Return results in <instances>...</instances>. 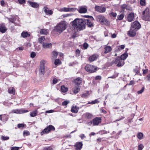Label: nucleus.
<instances>
[{
  "label": "nucleus",
  "mask_w": 150,
  "mask_h": 150,
  "mask_svg": "<svg viewBox=\"0 0 150 150\" xmlns=\"http://www.w3.org/2000/svg\"><path fill=\"white\" fill-rule=\"evenodd\" d=\"M72 23L74 28L77 30H83L85 28L86 22L83 19L76 18Z\"/></svg>",
  "instance_id": "f257e3e1"
},
{
  "label": "nucleus",
  "mask_w": 150,
  "mask_h": 150,
  "mask_svg": "<svg viewBox=\"0 0 150 150\" xmlns=\"http://www.w3.org/2000/svg\"><path fill=\"white\" fill-rule=\"evenodd\" d=\"M66 28V24L64 22H61L56 26L55 30L59 33L62 32Z\"/></svg>",
  "instance_id": "f03ea898"
},
{
  "label": "nucleus",
  "mask_w": 150,
  "mask_h": 150,
  "mask_svg": "<svg viewBox=\"0 0 150 150\" xmlns=\"http://www.w3.org/2000/svg\"><path fill=\"white\" fill-rule=\"evenodd\" d=\"M142 19L145 21H150V11L149 8H146L142 12Z\"/></svg>",
  "instance_id": "7ed1b4c3"
},
{
  "label": "nucleus",
  "mask_w": 150,
  "mask_h": 150,
  "mask_svg": "<svg viewBox=\"0 0 150 150\" xmlns=\"http://www.w3.org/2000/svg\"><path fill=\"white\" fill-rule=\"evenodd\" d=\"M96 19L97 21H99L101 24H109V21L106 19L105 17L102 15H99L96 16Z\"/></svg>",
  "instance_id": "20e7f679"
},
{
  "label": "nucleus",
  "mask_w": 150,
  "mask_h": 150,
  "mask_svg": "<svg viewBox=\"0 0 150 150\" xmlns=\"http://www.w3.org/2000/svg\"><path fill=\"white\" fill-rule=\"evenodd\" d=\"M46 63V61L44 60H42L40 62L39 73L41 75H43L45 72V65Z\"/></svg>",
  "instance_id": "39448f33"
},
{
  "label": "nucleus",
  "mask_w": 150,
  "mask_h": 150,
  "mask_svg": "<svg viewBox=\"0 0 150 150\" xmlns=\"http://www.w3.org/2000/svg\"><path fill=\"white\" fill-rule=\"evenodd\" d=\"M55 129L54 127L52 125H50L44 129L40 133L41 135L44 134H47L51 131H54Z\"/></svg>",
  "instance_id": "423d86ee"
},
{
  "label": "nucleus",
  "mask_w": 150,
  "mask_h": 150,
  "mask_svg": "<svg viewBox=\"0 0 150 150\" xmlns=\"http://www.w3.org/2000/svg\"><path fill=\"white\" fill-rule=\"evenodd\" d=\"M85 70L88 72L90 73H93L96 71V68L93 65L87 64L85 67Z\"/></svg>",
  "instance_id": "0eeeda50"
},
{
  "label": "nucleus",
  "mask_w": 150,
  "mask_h": 150,
  "mask_svg": "<svg viewBox=\"0 0 150 150\" xmlns=\"http://www.w3.org/2000/svg\"><path fill=\"white\" fill-rule=\"evenodd\" d=\"M28 111L27 110H24L21 108L20 109H16L12 110L11 112L12 113H16L17 114H21L25 113L28 112Z\"/></svg>",
  "instance_id": "6e6552de"
},
{
  "label": "nucleus",
  "mask_w": 150,
  "mask_h": 150,
  "mask_svg": "<svg viewBox=\"0 0 150 150\" xmlns=\"http://www.w3.org/2000/svg\"><path fill=\"white\" fill-rule=\"evenodd\" d=\"M117 64V66L120 67L123 66L124 64V61L121 59L119 57H117L114 61L112 62Z\"/></svg>",
  "instance_id": "1a4fd4ad"
},
{
  "label": "nucleus",
  "mask_w": 150,
  "mask_h": 150,
  "mask_svg": "<svg viewBox=\"0 0 150 150\" xmlns=\"http://www.w3.org/2000/svg\"><path fill=\"white\" fill-rule=\"evenodd\" d=\"M141 27V25L137 21H136L131 24V27L132 28L136 30L139 29Z\"/></svg>",
  "instance_id": "9d476101"
},
{
  "label": "nucleus",
  "mask_w": 150,
  "mask_h": 150,
  "mask_svg": "<svg viewBox=\"0 0 150 150\" xmlns=\"http://www.w3.org/2000/svg\"><path fill=\"white\" fill-rule=\"evenodd\" d=\"M76 10V8H74L64 7L59 9L58 10L60 12H74Z\"/></svg>",
  "instance_id": "9b49d317"
},
{
  "label": "nucleus",
  "mask_w": 150,
  "mask_h": 150,
  "mask_svg": "<svg viewBox=\"0 0 150 150\" xmlns=\"http://www.w3.org/2000/svg\"><path fill=\"white\" fill-rule=\"evenodd\" d=\"M93 126H96L98 125L101 122V117H96L92 120Z\"/></svg>",
  "instance_id": "f8f14e48"
},
{
  "label": "nucleus",
  "mask_w": 150,
  "mask_h": 150,
  "mask_svg": "<svg viewBox=\"0 0 150 150\" xmlns=\"http://www.w3.org/2000/svg\"><path fill=\"white\" fill-rule=\"evenodd\" d=\"M95 9L96 11L101 13H104L106 10L105 7H102L98 6H95Z\"/></svg>",
  "instance_id": "ddd939ff"
},
{
  "label": "nucleus",
  "mask_w": 150,
  "mask_h": 150,
  "mask_svg": "<svg viewBox=\"0 0 150 150\" xmlns=\"http://www.w3.org/2000/svg\"><path fill=\"white\" fill-rule=\"evenodd\" d=\"M28 5L34 8H37L39 6V5L37 3L33 2L29 0L27 1Z\"/></svg>",
  "instance_id": "4468645a"
},
{
  "label": "nucleus",
  "mask_w": 150,
  "mask_h": 150,
  "mask_svg": "<svg viewBox=\"0 0 150 150\" xmlns=\"http://www.w3.org/2000/svg\"><path fill=\"white\" fill-rule=\"evenodd\" d=\"M137 31V30H134V29L130 28V30L128 32L127 34L130 37H134L136 35V32Z\"/></svg>",
  "instance_id": "2eb2a0df"
},
{
  "label": "nucleus",
  "mask_w": 150,
  "mask_h": 150,
  "mask_svg": "<svg viewBox=\"0 0 150 150\" xmlns=\"http://www.w3.org/2000/svg\"><path fill=\"white\" fill-rule=\"evenodd\" d=\"M83 144L81 142H77L74 146L76 150H81L82 148Z\"/></svg>",
  "instance_id": "dca6fc26"
},
{
  "label": "nucleus",
  "mask_w": 150,
  "mask_h": 150,
  "mask_svg": "<svg viewBox=\"0 0 150 150\" xmlns=\"http://www.w3.org/2000/svg\"><path fill=\"white\" fill-rule=\"evenodd\" d=\"M7 30V29L5 26V24L2 23L0 24V32L2 33H5Z\"/></svg>",
  "instance_id": "f3484780"
},
{
  "label": "nucleus",
  "mask_w": 150,
  "mask_h": 150,
  "mask_svg": "<svg viewBox=\"0 0 150 150\" xmlns=\"http://www.w3.org/2000/svg\"><path fill=\"white\" fill-rule=\"evenodd\" d=\"M134 14L133 13H129L127 16V21L129 22H132L133 21L134 17Z\"/></svg>",
  "instance_id": "a211bd4d"
},
{
  "label": "nucleus",
  "mask_w": 150,
  "mask_h": 150,
  "mask_svg": "<svg viewBox=\"0 0 150 150\" xmlns=\"http://www.w3.org/2000/svg\"><path fill=\"white\" fill-rule=\"evenodd\" d=\"M44 11L47 15H52L53 14V11L51 10H48L47 7H44L43 8Z\"/></svg>",
  "instance_id": "6ab92c4d"
},
{
  "label": "nucleus",
  "mask_w": 150,
  "mask_h": 150,
  "mask_svg": "<svg viewBox=\"0 0 150 150\" xmlns=\"http://www.w3.org/2000/svg\"><path fill=\"white\" fill-rule=\"evenodd\" d=\"M82 78L78 77L74 80V82L76 85H79L82 83Z\"/></svg>",
  "instance_id": "aec40b11"
},
{
  "label": "nucleus",
  "mask_w": 150,
  "mask_h": 150,
  "mask_svg": "<svg viewBox=\"0 0 150 150\" xmlns=\"http://www.w3.org/2000/svg\"><path fill=\"white\" fill-rule=\"evenodd\" d=\"M38 41L40 43H45V42L47 41V38H45V36H41L38 38Z\"/></svg>",
  "instance_id": "412c9836"
},
{
  "label": "nucleus",
  "mask_w": 150,
  "mask_h": 150,
  "mask_svg": "<svg viewBox=\"0 0 150 150\" xmlns=\"http://www.w3.org/2000/svg\"><path fill=\"white\" fill-rule=\"evenodd\" d=\"M98 55L97 54H93L89 57L88 60L91 62H92L97 59Z\"/></svg>",
  "instance_id": "4be33fe9"
},
{
  "label": "nucleus",
  "mask_w": 150,
  "mask_h": 150,
  "mask_svg": "<svg viewBox=\"0 0 150 150\" xmlns=\"http://www.w3.org/2000/svg\"><path fill=\"white\" fill-rule=\"evenodd\" d=\"M87 8H86L81 7L78 10L79 12L81 13H85L87 11Z\"/></svg>",
  "instance_id": "5701e85b"
},
{
  "label": "nucleus",
  "mask_w": 150,
  "mask_h": 150,
  "mask_svg": "<svg viewBox=\"0 0 150 150\" xmlns=\"http://www.w3.org/2000/svg\"><path fill=\"white\" fill-rule=\"evenodd\" d=\"M111 47L109 46H105L104 47V53L105 54L108 53L110 52L112 50Z\"/></svg>",
  "instance_id": "b1692460"
},
{
  "label": "nucleus",
  "mask_w": 150,
  "mask_h": 150,
  "mask_svg": "<svg viewBox=\"0 0 150 150\" xmlns=\"http://www.w3.org/2000/svg\"><path fill=\"white\" fill-rule=\"evenodd\" d=\"M52 46V44L51 43H47L45 42V43H43L42 44V47L44 48H48Z\"/></svg>",
  "instance_id": "393cba45"
},
{
  "label": "nucleus",
  "mask_w": 150,
  "mask_h": 150,
  "mask_svg": "<svg viewBox=\"0 0 150 150\" xmlns=\"http://www.w3.org/2000/svg\"><path fill=\"white\" fill-rule=\"evenodd\" d=\"M79 109V108L77 107L76 106H73L72 107L71 111L73 113H76L78 112Z\"/></svg>",
  "instance_id": "a878e982"
},
{
  "label": "nucleus",
  "mask_w": 150,
  "mask_h": 150,
  "mask_svg": "<svg viewBox=\"0 0 150 150\" xmlns=\"http://www.w3.org/2000/svg\"><path fill=\"white\" fill-rule=\"evenodd\" d=\"M86 24L87 26L90 28L93 27L94 26L93 22L90 20H87Z\"/></svg>",
  "instance_id": "bb28decb"
},
{
  "label": "nucleus",
  "mask_w": 150,
  "mask_h": 150,
  "mask_svg": "<svg viewBox=\"0 0 150 150\" xmlns=\"http://www.w3.org/2000/svg\"><path fill=\"white\" fill-rule=\"evenodd\" d=\"M128 55L127 53H125L122 54L120 57V58L121 59H122V61L128 57Z\"/></svg>",
  "instance_id": "cd10ccee"
},
{
  "label": "nucleus",
  "mask_w": 150,
  "mask_h": 150,
  "mask_svg": "<svg viewBox=\"0 0 150 150\" xmlns=\"http://www.w3.org/2000/svg\"><path fill=\"white\" fill-rule=\"evenodd\" d=\"M8 91L9 93L12 94L13 95H14L15 93V89L13 87L9 88Z\"/></svg>",
  "instance_id": "c85d7f7f"
},
{
  "label": "nucleus",
  "mask_w": 150,
  "mask_h": 150,
  "mask_svg": "<svg viewBox=\"0 0 150 150\" xmlns=\"http://www.w3.org/2000/svg\"><path fill=\"white\" fill-rule=\"evenodd\" d=\"M80 90V88L78 87L75 86L73 89V91L74 93L76 94L79 92Z\"/></svg>",
  "instance_id": "c756f323"
},
{
  "label": "nucleus",
  "mask_w": 150,
  "mask_h": 150,
  "mask_svg": "<svg viewBox=\"0 0 150 150\" xmlns=\"http://www.w3.org/2000/svg\"><path fill=\"white\" fill-rule=\"evenodd\" d=\"M61 91L64 93L67 92L68 90V88L67 87H65L64 86H62L61 88Z\"/></svg>",
  "instance_id": "7c9ffc66"
},
{
  "label": "nucleus",
  "mask_w": 150,
  "mask_h": 150,
  "mask_svg": "<svg viewBox=\"0 0 150 150\" xmlns=\"http://www.w3.org/2000/svg\"><path fill=\"white\" fill-rule=\"evenodd\" d=\"M2 121L6 122L8 120V115L6 114L3 115Z\"/></svg>",
  "instance_id": "2f4dec72"
},
{
  "label": "nucleus",
  "mask_w": 150,
  "mask_h": 150,
  "mask_svg": "<svg viewBox=\"0 0 150 150\" xmlns=\"http://www.w3.org/2000/svg\"><path fill=\"white\" fill-rule=\"evenodd\" d=\"M125 15L124 13H122L120 15H118L117 16V20H122L124 18Z\"/></svg>",
  "instance_id": "473e14b6"
},
{
  "label": "nucleus",
  "mask_w": 150,
  "mask_h": 150,
  "mask_svg": "<svg viewBox=\"0 0 150 150\" xmlns=\"http://www.w3.org/2000/svg\"><path fill=\"white\" fill-rule=\"evenodd\" d=\"M29 35H30L27 32L23 31L21 33V36L23 38H24L27 37L28 36H29Z\"/></svg>",
  "instance_id": "72a5a7b5"
},
{
  "label": "nucleus",
  "mask_w": 150,
  "mask_h": 150,
  "mask_svg": "<svg viewBox=\"0 0 150 150\" xmlns=\"http://www.w3.org/2000/svg\"><path fill=\"white\" fill-rule=\"evenodd\" d=\"M40 33L42 35H47L48 33L47 30L46 29H42L40 31Z\"/></svg>",
  "instance_id": "f704fd0d"
},
{
  "label": "nucleus",
  "mask_w": 150,
  "mask_h": 150,
  "mask_svg": "<svg viewBox=\"0 0 150 150\" xmlns=\"http://www.w3.org/2000/svg\"><path fill=\"white\" fill-rule=\"evenodd\" d=\"M38 112L37 110H35L34 111H33L30 113V115L32 117H34L36 116Z\"/></svg>",
  "instance_id": "c9c22d12"
},
{
  "label": "nucleus",
  "mask_w": 150,
  "mask_h": 150,
  "mask_svg": "<svg viewBox=\"0 0 150 150\" xmlns=\"http://www.w3.org/2000/svg\"><path fill=\"white\" fill-rule=\"evenodd\" d=\"M143 136V133L142 132H139L137 134V137L139 139H141L142 138Z\"/></svg>",
  "instance_id": "e433bc0d"
},
{
  "label": "nucleus",
  "mask_w": 150,
  "mask_h": 150,
  "mask_svg": "<svg viewBox=\"0 0 150 150\" xmlns=\"http://www.w3.org/2000/svg\"><path fill=\"white\" fill-rule=\"evenodd\" d=\"M86 117L88 119H91L92 117V115L90 113H86Z\"/></svg>",
  "instance_id": "4c0bfd02"
},
{
  "label": "nucleus",
  "mask_w": 150,
  "mask_h": 150,
  "mask_svg": "<svg viewBox=\"0 0 150 150\" xmlns=\"http://www.w3.org/2000/svg\"><path fill=\"white\" fill-rule=\"evenodd\" d=\"M1 139L3 140H7L9 139V137L8 136H4L2 135L1 137Z\"/></svg>",
  "instance_id": "58836bf2"
},
{
  "label": "nucleus",
  "mask_w": 150,
  "mask_h": 150,
  "mask_svg": "<svg viewBox=\"0 0 150 150\" xmlns=\"http://www.w3.org/2000/svg\"><path fill=\"white\" fill-rule=\"evenodd\" d=\"M109 16L111 17L112 16L114 18H115L117 16V14L116 13L112 12L109 14Z\"/></svg>",
  "instance_id": "ea45409f"
},
{
  "label": "nucleus",
  "mask_w": 150,
  "mask_h": 150,
  "mask_svg": "<svg viewBox=\"0 0 150 150\" xmlns=\"http://www.w3.org/2000/svg\"><path fill=\"white\" fill-rule=\"evenodd\" d=\"M99 102V101L98 100V99H97L95 100H94L92 101L91 102H88L87 104H94L95 103H98Z\"/></svg>",
  "instance_id": "a19ab883"
},
{
  "label": "nucleus",
  "mask_w": 150,
  "mask_h": 150,
  "mask_svg": "<svg viewBox=\"0 0 150 150\" xmlns=\"http://www.w3.org/2000/svg\"><path fill=\"white\" fill-rule=\"evenodd\" d=\"M140 3L142 6H145L146 5L145 0H140Z\"/></svg>",
  "instance_id": "79ce46f5"
},
{
  "label": "nucleus",
  "mask_w": 150,
  "mask_h": 150,
  "mask_svg": "<svg viewBox=\"0 0 150 150\" xmlns=\"http://www.w3.org/2000/svg\"><path fill=\"white\" fill-rule=\"evenodd\" d=\"M58 54V53L56 51H53L52 53V57L54 58H56Z\"/></svg>",
  "instance_id": "37998d69"
},
{
  "label": "nucleus",
  "mask_w": 150,
  "mask_h": 150,
  "mask_svg": "<svg viewBox=\"0 0 150 150\" xmlns=\"http://www.w3.org/2000/svg\"><path fill=\"white\" fill-rule=\"evenodd\" d=\"M54 63L55 65L61 64V62L59 59H57L55 60Z\"/></svg>",
  "instance_id": "c03bdc74"
},
{
  "label": "nucleus",
  "mask_w": 150,
  "mask_h": 150,
  "mask_svg": "<svg viewBox=\"0 0 150 150\" xmlns=\"http://www.w3.org/2000/svg\"><path fill=\"white\" fill-rule=\"evenodd\" d=\"M125 46L124 45H121L117 47L118 51H120V50H122L124 48Z\"/></svg>",
  "instance_id": "a18cd8bd"
},
{
  "label": "nucleus",
  "mask_w": 150,
  "mask_h": 150,
  "mask_svg": "<svg viewBox=\"0 0 150 150\" xmlns=\"http://www.w3.org/2000/svg\"><path fill=\"white\" fill-rule=\"evenodd\" d=\"M144 87H142L141 90L138 91L137 93L138 94H141L144 91Z\"/></svg>",
  "instance_id": "49530a36"
},
{
  "label": "nucleus",
  "mask_w": 150,
  "mask_h": 150,
  "mask_svg": "<svg viewBox=\"0 0 150 150\" xmlns=\"http://www.w3.org/2000/svg\"><path fill=\"white\" fill-rule=\"evenodd\" d=\"M6 18L10 22H11L12 23H13L15 24V25H16V24L15 23V20H12L11 19V18H8L7 17H6Z\"/></svg>",
  "instance_id": "de8ad7c7"
},
{
  "label": "nucleus",
  "mask_w": 150,
  "mask_h": 150,
  "mask_svg": "<svg viewBox=\"0 0 150 150\" xmlns=\"http://www.w3.org/2000/svg\"><path fill=\"white\" fill-rule=\"evenodd\" d=\"M144 148V146L142 144L139 145L138 146V150H142Z\"/></svg>",
  "instance_id": "09e8293b"
},
{
  "label": "nucleus",
  "mask_w": 150,
  "mask_h": 150,
  "mask_svg": "<svg viewBox=\"0 0 150 150\" xmlns=\"http://www.w3.org/2000/svg\"><path fill=\"white\" fill-rule=\"evenodd\" d=\"M19 149V147H18L13 146L11 147V150H18Z\"/></svg>",
  "instance_id": "8fccbe9b"
},
{
  "label": "nucleus",
  "mask_w": 150,
  "mask_h": 150,
  "mask_svg": "<svg viewBox=\"0 0 150 150\" xmlns=\"http://www.w3.org/2000/svg\"><path fill=\"white\" fill-rule=\"evenodd\" d=\"M88 45L86 42L84 43L83 45V47L84 49H86L88 47Z\"/></svg>",
  "instance_id": "3c124183"
},
{
  "label": "nucleus",
  "mask_w": 150,
  "mask_h": 150,
  "mask_svg": "<svg viewBox=\"0 0 150 150\" xmlns=\"http://www.w3.org/2000/svg\"><path fill=\"white\" fill-rule=\"evenodd\" d=\"M133 71L136 73H137L139 72V67L136 66V68L134 69Z\"/></svg>",
  "instance_id": "603ef678"
},
{
  "label": "nucleus",
  "mask_w": 150,
  "mask_h": 150,
  "mask_svg": "<svg viewBox=\"0 0 150 150\" xmlns=\"http://www.w3.org/2000/svg\"><path fill=\"white\" fill-rule=\"evenodd\" d=\"M23 134L24 135L28 136L30 135V133L28 131H24L23 132Z\"/></svg>",
  "instance_id": "864d4df0"
},
{
  "label": "nucleus",
  "mask_w": 150,
  "mask_h": 150,
  "mask_svg": "<svg viewBox=\"0 0 150 150\" xmlns=\"http://www.w3.org/2000/svg\"><path fill=\"white\" fill-rule=\"evenodd\" d=\"M71 14H66L62 15V17L64 18L67 17L71 16Z\"/></svg>",
  "instance_id": "5fc2aeb1"
},
{
  "label": "nucleus",
  "mask_w": 150,
  "mask_h": 150,
  "mask_svg": "<svg viewBox=\"0 0 150 150\" xmlns=\"http://www.w3.org/2000/svg\"><path fill=\"white\" fill-rule=\"evenodd\" d=\"M36 55V54L34 52H32L30 54V57L31 58H34Z\"/></svg>",
  "instance_id": "6e6d98bb"
},
{
  "label": "nucleus",
  "mask_w": 150,
  "mask_h": 150,
  "mask_svg": "<svg viewBox=\"0 0 150 150\" xmlns=\"http://www.w3.org/2000/svg\"><path fill=\"white\" fill-rule=\"evenodd\" d=\"M69 103V101H65L62 103V104L63 106H65L68 104Z\"/></svg>",
  "instance_id": "4d7b16f0"
},
{
  "label": "nucleus",
  "mask_w": 150,
  "mask_h": 150,
  "mask_svg": "<svg viewBox=\"0 0 150 150\" xmlns=\"http://www.w3.org/2000/svg\"><path fill=\"white\" fill-rule=\"evenodd\" d=\"M118 76V74H115L114 75H112V76L109 77L108 78H110L112 79H115Z\"/></svg>",
  "instance_id": "13d9d810"
},
{
  "label": "nucleus",
  "mask_w": 150,
  "mask_h": 150,
  "mask_svg": "<svg viewBox=\"0 0 150 150\" xmlns=\"http://www.w3.org/2000/svg\"><path fill=\"white\" fill-rule=\"evenodd\" d=\"M19 3L20 4H22L24 3L25 1V0H18Z\"/></svg>",
  "instance_id": "bf43d9fd"
},
{
  "label": "nucleus",
  "mask_w": 150,
  "mask_h": 150,
  "mask_svg": "<svg viewBox=\"0 0 150 150\" xmlns=\"http://www.w3.org/2000/svg\"><path fill=\"white\" fill-rule=\"evenodd\" d=\"M58 81V80L55 78H54L52 80V82L53 84L56 83Z\"/></svg>",
  "instance_id": "052dcab7"
},
{
  "label": "nucleus",
  "mask_w": 150,
  "mask_h": 150,
  "mask_svg": "<svg viewBox=\"0 0 150 150\" xmlns=\"http://www.w3.org/2000/svg\"><path fill=\"white\" fill-rule=\"evenodd\" d=\"M88 96V95L87 93H83L81 95V97L83 98H86Z\"/></svg>",
  "instance_id": "680f3d73"
},
{
  "label": "nucleus",
  "mask_w": 150,
  "mask_h": 150,
  "mask_svg": "<svg viewBox=\"0 0 150 150\" xmlns=\"http://www.w3.org/2000/svg\"><path fill=\"white\" fill-rule=\"evenodd\" d=\"M86 124L88 126H91L92 124H93L92 121H91L88 122H87L86 123Z\"/></svg>",
  "instance_id": "e2e57ef3"
},
{
  "label": "nucleus",
  "mask_w": 150,
  "mask_h": 150,
  "mask_svg": "<svg viewBox=\"0 0 150 150\" xmlns=\"http://www.w3.org/2000/svg\"><path fill=\"white\" fill-rule=\"evenodd\" d=\"M24 127V125L23 124H19L18 125V127L19 128L23 127Z\"/></svg>",
  "instance_id": "0e129e2a"
},
{
  "label": "nucleus",
  "mask_w": 150,
  "mask_h": 150,
  "mask_svg": "<svg viewBox=\"0 0 150 150\" xmlns=\"http://www.w3.org/2000/svg\"><path fill=\"white\" fill-rule=\"evenodd\" d=\"M101 79V77L100 76H97L95 77V79L97 80H100Z\"/></svg>",
  "instance_id": "69168bd1"
},
{
  "label": "nucleus",
  "mask_w": 150,
  "mask_h": 150,
  "mask_svg": "<svg viewBox=\"0 0 150 150\" xmlns=\"http://www.w3.org/2000/svg\"><path fill=\"white\" fill-rule=\"evenodd\" d=\"M54 112V110H47L46 111V112L47 113H52Z\"/></svg>",
  "instance_id": "338daca9"
},
{
  "label": "nucleus",
  "mask_w": 150,
  "mask_h": 150,
  "mask_svg": "<svg viewBox=\"0 0 150 150\" xmlns=\"http://www.w3.org/2000/svg\"><path fill=\"white\" fill-rule=\"evenodd\" d=\"M44 150H53V149L51 147H48L45 148Z\"/></svg>",
  "instance_id": "774afa93"
}]
</instances>
